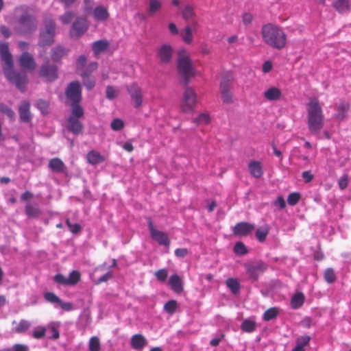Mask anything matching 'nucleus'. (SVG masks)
I'll use <instances>...</instances> for the list:
<instances>
[{
	"mask_svg": "<svg viewBox=\"0 0 351 351\" xmlns=\"http://www.w3.org/2000/svg\"><path fill=\"white\" fill-rule=\"evenodd\" d=\"M88 25L86 20L84 18L77 19L72 25L70 32L72 38H79L82 36L88 29Z\"/></svg>",
	"mask_w": 351,
	"mask_h": 351,
	"instance_id": "obj_14",
	"label": "nucleus"
},
{
	"mask_svg": "<svg viewBox=\"0 0 351 351\" xmlns=\"http://www.w3.org/2000/svg\"><path fill=\"white\" fill-rule=\"evenodd\" d=\"M269 229L267 226L258 228L256 230V233H255V236H256V239L260 242L265 241L266 239V237L269 233Z\"/></svg>",
	"mask_w": 351,
	"mask_h": 351,
	"instance_id": "obj_39",
	"label": "nucleus"
},
{
	"mask_svg": "<svg viewBox=\"0 0 351 351\" xmlns=\"http://www.w3.org/2000/svg\"><path fill=\"white\" fill-rule=\"evenodd\" d=\"M161 3L159 0H149L148 9L149 14L153 15L161 8Z\"/></svg>",
	"mask_w": 351,
	"mask_h": 351,
	"instance_id": "obj_46",
	"label": "nucleus"
},
{
	"mask_svg": "<svg viewBox=\"0 0 351 351\" xmlns=\"http://www.w3.org/2000/svg\"><path fill=\"white\" fill-rule=\"evenodd\" d=\"M196 104L197 94L192 88L186 86L180 104L182 111L186 113L193 112Z\"/></svg>",
	"mask_w": 351,
	"mask_h": 351,
	"instance_id": "obj_6",
	"label": "nucleus"
},
{
	"mask_svg": "<svg viewBox=\"0 0 351 351\" xmlns=\"http://www.w3.org/2000/svg\"><path fill=\"white\" fill-rule=\"evenodd\" d=\"M324 125V116L317 98H312L307 104V126L311 134L319 133Z\"/></svg>",
	"mask_w": 351,
	"mask_h": 351,
	"instance_id": "obj_3",
	"label": "nucleus"
},
{
	"mask_svg": "<svg viewBox=\"0 0 351 351\" xmlns=\"http://www.w3.org/2000/svg\"><path fill=\"white\" fill-rule=\"evenodd\" d=\"M241 328L244 332H252L256 329V322L252 319H246L242 322Z\"/></svg>",
	"mask_w": 351,
	"mask_h": 351,
	"instance_id": "obj_38",
	"label": "nucleus"
},
{
	"mask_svg": "<svg viewBox=\"0 0 351 351\" xmlns=\"http://www.w3.org/2000/svg\"><path fill=\"white\" fill-rule=\"evenodd\" d=\"M39 75L48 82H53L58 77V67L55 64L46 62L40 66Z\"/></svg>",
	"mask_w": 351,
	"mask_h": 351,
	"instance_id": "obj_12",
	"label": "nucleus"
},
{
	"mask_svg": "<svg viewBox=\"0 0 351 351\" xmlns=\"http://www.w3.org/2000/svg\"><path fill=\"white\" fill-rule=\"evenodd\" d=\"M71 114L69 117L80 119L84 116V110L80 103H71Z\"/></svg>",
	"mask_w": 351,
	"mask_h": 351,
	"instance_id": "obj_34",
	"label": "nucleus"
},
{
	"mask_svg": "<svg viewBox=\"0 0 351 351\" xmlns=\"http://www.w3.org/2000/svg\"><path fill=\"white\" fill-rule=\"evenodd\" d=\"M19 114L20 120L23 123H29L32 120L30 113V104L27 100H23L19 107Z\"/></svg>",
	"mask_w": 351,
	"mask_h": 351,
	"instance_id": "obj_16",
	"label": "nucleus"
},
{
	"mask_svg": "<svg viewBox=\"0 0 351 351\" xmlns=\"http://www.w3.org/2000/svg\"><path fill=\"white\" fill-rule=\"evenodd\" d=\"M131 346L135 350H142L143 348L146 345V339L141 334H136L131 338Z\"/></svg>",
	"mask_w": 351,
	"mask_h": 351,
	"instance_id": "obj_26",
	"label": "nucleus"
},
{
	"mask_svg": "<svg viewBox=\"0 0 351 351\" xmlns=\"http://www.w3.org/2000/svg\"><path fill=\"white\" fill-rule=\"evenodd\" d=\"M248 168L250 174L256 178H261L263 173L261 163L258 161H251L249 163Z\"/></svg>",
	"mask_w": 351,
	"mask_h": 351,
	"instance_id": "obj_25",
	"label": "nucleus"
},
{
	"mask_svg": "<svg viewBox=\"0 0 351 351\" xmlns=\"http://www.w3.org/2000/svg\"><path fill=\"white\" fill-rule=\"evenodd\" d=\"M278 314V309L276 307H271L265 311L263 318L265 321L268 322L275 319Z\"/></svg>",
	"mask_w": 351,
	"mask_h": 351,
	"instance_id": "obj_40",
	"label": "nucleus"
},
{
	"mask_svg": "<svg viewBox=\"0 0 351 351\" xmlns=\"http://www.w3.org/2000/svg\"><path fill=\"white\" fill-rule=\"evenodd\" d=\"M56 24L51 20H45L44 27L40 29L38 45L41 47L49 46L54 41Z\"/></svg>",
	"mask_w": 351,
	"mask_h": 351,
	"instance_id": "obj_5",
	"label": "nucleus"
},
{
	"mask_svg": "<svg viewBox=\"0 0 351 351\" xmlns=\"http://www.w3.org/2000/svg\"><path fill=\"white\" fill-rule=\"evenodd\" d=\"M261 35L263 42L273 49L281 50L287 45V34L278 25L272 23L263 25Z\"/></svg>",
	"mask_w": 351,
	"mask_h": 351,
	"instance_id": "obj_2",
	"label": "nucleus"
},
{
	"mask_svg": "<svg viewBox=\"0 0 351 351\" xmlns=\"http://www.w3.org/2000/svg\"><path fill=\"white\" fill-rule=\"evenodd\" d=\"M46 335L45 326H38L32 332V337L36 339H40Z\"/></svg>",
	"mask_w": 351,
	"mask_h": 351,
	"instance_id": "obj_47",
	"label": "nucleus"
},
{
	"mask_svg": "<svg viewBox=\"0 0 351 351\" xmlns=\"http://www.w3.org/2000/svg\"><path fill=\"white\" fill-rule=\"evenodd\" d=\"M124 126L123 121L120 119H114L110 124L111 128L114 131L121 130Z\"/></svg>",
	"mask_w": 351,
	"mask_h": 351,
	"instance_id": "obj_58",
	"label": "nucleus"
},
{
	"mask_svg": "<svg viewBox=\"0 0 351 351\" xmlns=\"http://www.w3.org/2000/svg\"><path fill=\"white\" fill-rule=\"evenodd\" d=\"M263 95L268 101H276L281 98L282 93L279 88L271 87L264 92Z\"/></svg>",
	"mask_w": 351,
	"mask_h": 351,
	"instance_id": "obj_27",
	"label": "nucleus"
},
{
	"mask_svg": "<svg viewBox=\"0 0 351 351\" xmlns=\"http://www.w3.org/2000/svg\"><path fill=\"white\" fill-rule=\"evenodd\" d=\"M66 128L76 136L82 134L84 130L83 124L79 119H74V117H68Z\"/></svg>",
	"mask_w": 351,
	"mask_h": 351,
	"instance_id": "obj_17",
	"label": "nucleus"
},
{
	"mask_svg": "<svg viewBox=\"0 0 351 351\" xmlns=\"http://www.w3.org/2000/svg\"><path fill=\"white\" fill-rule=\"evenodd\" d=\"M178 308V303L174 300H171L164 305V310L169 314H173Z\"/></svg>",
	"mask_w": 351,
	"mask_h": 351,
	"instance_id": "obj_44",
	"label": "nucleus"
},
{
	"mask_svg": "<svg viewBox=\"0 0 351 351\" xmlns=\"http://www.w3.org/2000/svg\"><path fill=\"white\" fill-rule=\"evenodd\" d=\"M151 237L161 245H169L170 241L167 234L162 231L154 232Z\"/></svg>",
	"mask_w": 351,
	"mask_h": 351,
	"instance_id": "obj_30",
	"label": "nucleus"
},
{
	"mask_svg": "<svg viewBox=\"0 0 351 351\" xmlns=\"http://www.w3.org/2000/svg\"><path fill=\"white\" fill-rule=\"evenodd\" d=\"M44 298L46 301L53 304H58L60 299L52 292H47L44 294Z\"/></svg>",
	"mask_w": 351,
	"mask_h": 351,
	"instance_id": "obj_52",
	"label": "nucleus"
},
{
	"mask_svg": "<svg viewBox=\"0 0 351 351\" xmlns=\"http://www.w3.org/2000/svg\"><path fill=\"white\" fill-rule=\"evenodd\" d=\"M233 78L230 74H226L221 79L220 83V90L223 103L231 104L232 95L230 91L231 84Z\"/></svg>",
	"mask_w": 351,
	"mask_h": 351,
	"instance_id": "obj_8",
	"label": "nucleus"
},
{
	"mask_svg": "<svg viewBox=\"0 0 351 351\" xmlns=\"http://www.w3.org/2000/svg\"><path fill=\"white\" fill-rule=\"evenodd\" d=\"M127 90L134 108H139L143 103V93L141 87L136 84H132L127 86Z\"/></svg>",
	"mask_w": 351,
	"mask_h": 351,
	"instance_id": "obj_13",
	"label": "nucleus"
},
{
	"mask_svg": "<svg viewBox=\"0 0 351 351\" xmlns=\"http://www.w3.org/2000/svg\"><path fill=\"white\" fill-rule=\"evenodd\" d=\"M49 168L55 173H64L66 167L62 160L58 158H54L49 160Z\"/></svg>",
	"mask_w": 351,
	"mask_h": 351,
	"instance_id": "obj_22",
	"label": "nucleus"
},
{
	"mask_svg": "<svg viewBox=\"0 0 351 351\" xmlns=\"http://www.w3.org/2000/svg\"><path fill=\"white\" fill-rule=\"evenodd\" d=\"M178 71L183 77V85L186 86L189 79L194 76L195 71L192 62L189 56L185 55V51H180L178 59Z\"/></svg>",
	"mask_w": 351,
	"mask_h": 351,
	"instance_id": "obj_4",
	"label": "nucleus"
},
{
	"mask_svg": "<svg viewBox=\"0 0 351 351\" xmlns=\"http://www.w3.org/2000/svg\"><path fill=\"white\" fill-rule=\"evenodd\" d=\"M246 272L250 278L256 280L259 275L267 269V265L263 261H257L245 265Z\"/></svg>",
	"mask_w": 351,
	"mask_h": 351,
	"instance_id": "obj_10",
	"label": "nucleus"
},
{
	"mask_svg": "<svg viewBox=\"0 0 351 351\" xmlns=\"http://www.w3.org/2000/svg\"><path fill=\"white\" fill-rule=\"evenodd\" d=\"M112 277V272L111 271H108L106 274L101 276L95 281L96 285H99L101 282H106Z\"/></svg>",
	"mask_w": 351,
	"mask_h": 351,
	"instance_id": "obj_63",
	"label": "nucleus"
},
{
	"mask_svg": "<svg viewBox=\"0 0 351 351\" xmlns=\"http://www.w3.org/2000/svg\"><path fill=\"white\" fill-rule=\"evenodd\" d=\"M311 337L308 335L301 336L296 339V345L304 348L309 344Z\"/></svg>",
	"mask_w": 351,
	"mask_h": 351,
	"instance_id": "obj_57",
	"label": "nucleus"
},
{
	"mask_svg": "<svg viewBox=\"0 0 351 351\" xmlns=\"http://www.w3.org/2000/svg\"><path fill=\"white\" fill-rule=\"evenodd\" d=\"M182 16L186 21L191 22L194 27L197 25V22L194 21L195 12L191 5H187L184 8L182 11Z\"/></svg>",
	"mask_w": 351,
	"mask_h": 351,
	"instance_id": "obj_24",
	"label": "nucleus"
},
{
	"mask_svg": "<svg viewBox=\"0 0 351 351\" xmlns=\"http://www.w3.org/2000/svg\"><path fill=\"white\" fill-rule=\"evenodd\" d=\"M88 162L92 165H96L105 160L104 157L98 152L90 151L86 156Z\"/></svg>",
	"mask_w": 351,
	"mask_h": 351,
	"instance_id": "obj_28",
	"label": "nucleus"
},
{
	"mask_svg": "<svg viewBox=\"0 0 351 351\" xmlns=\"http://www.w3.org/2000/svg\"><path fill=\"white\" fill-rule=\"evenodd\" d=\"M210 119L208 113H202L197 118L193 119V123L196 125H207L210 123Z\"/></svg>",
	"mask_w": 351,
	"mask_h": 351,
	"instance_id": "obj_41",
	"label": "nucleus"
},
{
	"mask_svg": "<svg viewBox=\"0 0 351 351\" xmlns=\"http://www.w3.org/2000/svg\"><path fill=\"white\" fill-rule=\"evenodd\" d=\"M87 61V58L84 55L80 56L77 60L76 65L77 69H81L84 67Z\"/></svg>",
	"mask_w": 351,
	"mask_h": 351,
	"instance_id": "obj_62",
	"label": "nucleus"
},
{
	"mask_svg": "<svg viewBox=\"0 0 351 351\" xmlns=\"http://www.w3.org/2000/svg\"><path fill=\"white\" fill-rule=\"evenodd\" d=\"M74 18V14L71 12H66L60 17V21L64 24H69Z\"/></svg>",
	"mask_w": 351,
	"mask_h": 351,
	"instance_id": "obj_59",
	"label": "nucleus"
},
{
	"mask_svg": "<svg viewBox=\"0 0 351 351\" xmlns=\"http://www.w3.org/2000/svg\"><path fill=\"white\" fill-rule=\"evenodd\" d=\"M173 53V49L169 45H163L158 51V56L160 62L167 64L170 62Z\"/></svg>",
	"mask_w": 351,
	"mask_h": 351,
	"instance_id": "obj_20",
	"label": "nucleus"
},
{
	"mask_svg": "<svg viewBox=\"0 0 351 351\" xmlns=\"http://www.w3.org/2000/svg\"><path fill=\"white\" fill-rule=\"evenodd\" d=\"M49 103L44 99H38L36 102L37 108L43 114H47L49 112Z\"/></svg>",
	"mask_w": 351,
	"mask_h": 351,
	"instance_id": "obj_48",
	"label": "nucleus"
},
{
	"mask_svg": "<svg viewBox=\"0 0 351 351\" xmlns=\"http://www.w3.org/2000/svg\"><path fill=\"white\" fill-rule=\"evenodd\" d=\"M106 93V97L108 99L112 100L117 97V93H116L115 90L114 89V88L111 86H107Z\"/></svg>",
	"mask_w": 351,
	"mask_h": 351,
	"instance_id": "obj_61",
	"label": "nucleus"
},
{
	"mask_svg": "<svg viewBox=\"0 0 351 351\" xmlns=\"http://www.w3.org/2000/svg\"><path fill=\"white\" fill-rule=\"evenodd\" d=\"M66 224L73 234H77L82 230V227L79 223H72L69 219L66 220Z\"/></svg>",
	"mask_w": 351,
	"mask_h": 351,
	"instance_id": "obj_55",
	"label": "nucleus"
},
{
	"mask_svg": "<svg viewBox=\"0 0 351 351\" xmlns=\"http://www.w3.org/2000/svg\"><path fill=\"white\" fill-rule=\"evenodd\" d=\"M169 285L176 293H180L183 291L182 280L177 274H173L170 277Z\"/></svg>",
	"mask_w": 351,
	"mask_h": 351,
	"instance_id": "obj_23",
	"label": "nucleus"
},
{
	"mask_svg": "<svg viewBox=\"0 0 351 351\" xmlns=\"http://www.w3.org/2000/svg\"><path fill=\"white\" fill-rule=\"evenodd\" d=\"M100 343L99 339L97 337H93L89 341V350L90 351H99Z\"/></svg>",
	"mask_w": 351,
	"mask_h": 351,
	"instance_id": "obj_53",
	"label": "nucleus"
},
{
	"mask_svg": "<svg viewBox=\"0 0 351 351\" xmlns=\"http://www.w3.org/2000/svg\"><path fill=\"white\" fill-rule=\"evenodd\" d=\"M31 326V324L26 319H21L14 330L17 333L25 332Z\"/></svg>",
	"mask_w": 351,
	"mask_h": 351,
	"instance_id": "obj_43",
	"label": "nucleus"
},
{
	"mask_svg": "<svg viewBox=\"0 0 351 351\" xmlns=\"http://www.w3.org/2000/svg\"><path fill=\"white\" fill-rule=\"evenodd\" d=\"M182 38L186 43H191L192 42V29L190 26H186L184 29V32L182 34Z\"/></svg>",
	"mask_w": 351,
	"mask_h": 351,
	"instance_id": "obj_54",
	"label": "nucleus"
},
{
	"mask_svg": "<svg viewBox=\"0 0 351 351\" xmlns=\"http://www.w3.org/2000/svg\"><path fill=\"white\" fill-rule=\"evenodd\" d=\"M0 112L8 117L10 119L13 120L15 117V113L12 108L5 104L0 103Z\"/></svg>",
	"mask_w": 351,
	"mask_h": 351,
	"instance_id": "obj_45",
	"label": "nucleus"
},
{
	"mask_svg": "<svg viewBox=\"0 0 351 351\" xmlns=\"http://www.w3.org/2000/svg\"><path fill=\"white\" fill-rule=\"evenodd\" d=\"M242 19L243 24L245 25H248L252 23L253 20V16L249 12H245L242 16Z\"/></svg>",
	"mask_w": 351,
	"mask_h": 351,
	"instance_id": "obj_64",
	"label": "nucleus"
},
{
	"mask_svg": "<svg viewBox=\"0 0 351 351\" xmlns=\"http://www.w3.org/2000/svg\"><path fill=\"white\" fill-rule=\"evenodd\" d=\"M334 7L339 12H344L349 10L348 0H337L334 3Z\"/></svg>",
	"mask_w": 351,
	"mask_h": 351,
	"instance_id": "obj_42",
	"label": "nucleus"
},
{
	"mask_svg": "<svg viewBox=\"0 0 351 351\" xmlns=\"http://www.w3.org/2000/svg\"><path fill=\"white\" fill-rule=\"evenodd\" d=\"M25 213L29 218H37L41 215V210L38 206L27 204Z\"/></svg>",
	"mask_w": 351,
	"mask_h": 351,
	"instance_id": "obj_33",
	"label": "nucleus"
},
{
	"mask_svg": "<svg viewBox=\"0 0 351 351\" xmlns=\"http://www.w3.org/2000/svg\"><path fill=\"white\" fill-rule=\"evenodd\" d=\"M66 97L71 103H80L82 99L81 86L79 82H71L65 92Z\"/></svg>",
	"mask_w": 351,
	"mask_h": 351,
	"instance_id": "obj_11",
	"label": "nucleus"
},
{
	"mask_svg": "<svg viewBox=\"0 0 351 351\" xmlns=\"http://www.w3.org/2000/svg\"><path fill=\"white\" fill-rule=\"evenodd\" d=\"M69 50L62 45H56L51 49V58L54 62H59L67 55Z\"/></svg>",
	"mask_w": 351,
	"mask_h": 351,
	"instance_id": "obj_21",
	"label": "nucleus"
},
{
	"mask_svg": "<svg viewBox=\"0 0 351 351\" xmlns=\"http://www.w3.org/2000/svg\"><path fill=\"white\" fill-rule=\"evenodd\" d=\"M255 228L252 223L247 222L237 223L233 228L232 232L234 235L238 237H245L250 234Z\"/></svg>",
	"mask_w": 351,
	"mask_h": 351,
	"instance_id": "obj_15",
	"label": "nucleus"
},
{
	"mask_svg": "<svg viewBox=\"0 0 351 351\" xmlns=\"http://www.w3.org/2000/svg\"><path fill=\"white\" fill-rule=\"evenodd\" d=\"M61 324L59 322H51L45 326L46 334L48 339H58L60 337L59 329Z\"/></svg>",
	"mask_w": 351,
	"mask_h": 351,
	"instance_id": "obj_19",
	"label": "nucleus"
},
{
	"mask_svg": "<svg viewBox=\"0 0 351 351\" xmlns=\"http://www.w3.org/2000/svg\"><path fill=\"white\" fill-rule=\"evenodd\" d=\"M19 64L23 69L34 70L36 68V62L33 56L27 53L24 52L19 58Z\"/></svg>",
	"mask_w": 351,
	"mask_h": 351,
	"instance_id": "obj_18",
	"label": "nucleus"
},
{
	"mask_svg": "<svg viewBox=\"0 0 351 351\" xmlns=\"http://www.w3.org/2000/svg\"><path fill=\"white\" fill-rule=\"evenodd\" d=\"M80 280V274L78 271L73 270L68 278L61 274H56L53 276V281L59 285L64 286H72L76 285Z\"/></svg>",
	"mask_w": 351,
	"mask_h": 351,
	"instance_id": "obj_9",
	"label": "nucleus"
},
{
	"mask_svg": "<svg viewBox=\"0 0 351 351\" xmlns=\"http://www.w3.org/2000/svg\"><path fill=\"white\" fill-rule=\"evenodd\" d=\"M83 79V84L88 90H92L95 85V79L90 76L89 73L84 71L81 74Z\"/></svg>",
	"mask_w": 351,
	"mask_h": 351,
	"instance_id": "obj_36",
	"label": "nucleus"
},
{
	"mask_svg": "<svg viewBox=\"0 0 351 351\" xmlns=\"http://www.w3.org/2000/svg\"><path fill=\"white\" fill-rule=\"evenodd\" d=\"M19 29L22 34H29L37 29L36 18L27 13H24L19 18Z\"/></svg>",
	"mask_w": 351,
	"mask_h": 351,
	"instance_id": "obj_7",
	"label": "nucleus"
},
{
	"mask_svg": "<svg viewBox=\"0 0 351 351\" xmlns=\"http://www.w3.org/2000/svg\"><path fill=\"white\" fill-rule=\"evenodd\" d=\"M0 55L4 62L3 71L7 79L15 84L21 92L25 91L27 84V76L21 75L13 70V60L7 43H0Z\"/></svg>",
	"mask_w": 351,
	"mask_h": 351,
	"instance_id": "obj_1",
	"label": "nucleus"
},
{
	"mask_svg": "<svg viewBox=\"0 0 351 351\" xmlns=\"http://www.w3.org/2000/svg\"><path fill=\"white\" fill-rule=\"evenodd\" d=\"M350 109V105L349 104L346 102H342L340 104V105L337 108V113L335 114V118L337 120L341 121H342L346 115L348 111Z\"/></svg>",
	"mask_w": 351,
	"mask_h": 351,
	"instance_id": "obj_31",
	"label": "nucleus"
},
{
	"mask_svg": "<svg viewBox=\"0 0 351 351\" xmlns=\"http://www.w3.org/2000/svg\"><path fill=\"white\" fill-rule=\"evenodd\" d=\"M108 47V43L106 40H97L93 43L92 48L95 53H99L104 51Z\"/></svg>",
	"mask_w": 351,
	"mask_h": 351,
	"instance_id": "obj_37",
	"label": "nucleus"
},
{
	"mask_svg": "<svg viewBox=\"0 0 351 351\" xmlns=\"http://www.w3.org/2000/svg\"><path fill=\"white\" fill-rule=\"evenodd\" d=\"M28 346L21 343H16L11 347L5 348L1 351H29Z\"/></svg>",
	"mask_w": 351,
	"mask_h": 351,
	"instance_id": "obj_50",
	"label": "nucleus"
},
{
	"mask_svg": "<svg viewBox=\"0 0 351 351\" xmlns=\"http://www.w3.org/2000/svg\"><path fill=\"white\" fill-rule=\"evenodd\" d=\"M304 302V295L302 293H296L291 300V306L293 309H298L302 306Z\"/></svg>",
	"mask_w": 351,
	"mask_h": 351,
	"instance_id": "obj_32",
	"label": "nucleus"
},
{
	"mask_svg": "<svg viewBox=\"0 0 351 351\" xmlns=\"http://www.w3.org/2000/svg\"><path fill=\"white\" fill-rule=\"evenodd\" d=\"M226 286L230 289L233 294L239 293L241 286L237 278H230L226 281Z\"/></svg>",
	"mask_w": 351,
	"mask_h": 351,
	"instance_id": "obj_35",
	"label": "nucleus"
},
{
	"mask_svg": "<svg viewBox=\"0 0 351 351\" xmlns=\"http://www.w3.org/2000/svg\"><path fill=\"white\" fill-rule=\"evenodd\" d=\"M324 277L328 283H333L336 280V275L335 271L332 268H327L324 271Z\"/></svg>",
	"mask_w": 351,
	"mask_h": 351,
	"instance_id": "obj_49",
	"label": "nucleus"
},
{
	"mask_svg": "<svg viewBox=\"0 0 351 351\" xmlns=\"http://www.w3.org/2000/svg\"><path fill=\"white\" fill-rule=\"evenodd\" d=\"M93 16L95 20L104 21L108 19L109 14L108 10L104 6H97L93 10Z\"/></svg>",
	"mask_w": 351,
	"mask_h": 351,
	"instance_id": "obj_29",
	"label": "nucleus"
},
{
	"mask_svg": "<svg viewBox=\"0 0 351 351\" xmlns=\"http://www.w3.org/2000/svg\"><path fill=\"white\" fill-rule=\"evenodd\" d=\"M300 199V194L299 193H291L288 195L287 202L291 206L295 205Z\"/></svg>",
	"mask_w": 351,
	"mask_h": 351,
	"instance_id": "obj_56",
	"label": "nucleus"
},
{
	"mask_svg": "<svg viewBox=\"0 0 351 351\" xmlns=\"http://www.w3.org/2000/svg\"><path fill=\"white\" fill-rule=\"evenodd\" d=\"M156 278L160 282H165L167 278L168 272L165 269H159L155 273Z\"/></svg>",
	"mask_w": 351,
	"mask_h": 351,
	"instance_id": "obj_60",
	"label": "nucleus"
},
{
	"mask_svg": "<svg viewBox=\"0 0 351 351\" xmlns=\"http://www.w3.org/2000/svg\"><path fill=\"white\" fill-rule=\"evenodd\" d=\"M234 252L236 254L243 256L247 254V250L243 243L239 241L237 242L234 247Z\"/></svg>",
	"mask_w": 351,
	"mask_h": 351,
	"instance_id": "obj_51",
	"label": "nucleus"
}]
</instances>
